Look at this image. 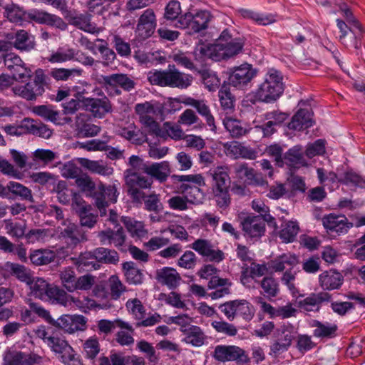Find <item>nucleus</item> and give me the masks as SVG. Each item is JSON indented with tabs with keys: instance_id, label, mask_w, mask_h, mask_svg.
I'll return each instance as SVG.
<instances>
[{
	"instance_id": "nucleus-1",
	"label": "nucleus",
	"mask_w": 365,
	"mask_h": 365,
	"mask_svg": "<svg viewBox=\"0 0 365 365\" xmlns=\"http://www.w3.org/2000/svg\"><path fill=\"white\" fill-rule=\"evenodd\" d=\"M284 91V85L281 72L271 68L265 75L264 81L253 92L255 100L251 101L252 103L256 101L272 103L280 98Z\"/></svg>"
},
{
	"instance_id": "nucleus-2",
	"label": "nucleus",
	"mask_w": 365,
	"mask_h": 365,
	"mask_svg": "<svg viewBox=\"0 0 365 365\" xmlns=\"http://www.w3.org/2000/svg\"><path fill=\"white\" fill-rule=\"evenodd\" d=\"M212 178V192L215 197L217 205L222 209L228 207L231 202L229 193L230 178L227 167L218 166L210 170Z\"/></svg>"
},
{
	"instance_id": "nucleus-3",
	"label": "nucleus",
	"mask_w": 365,
	"mask_h": 365,
	"mask_svg": "<svg viewBox=\"0 0 365 365\" xmlns=\"http://www.w3.org/2000/svg\"><path fill=\"white\" fill-rule=\"evenodd\" d=\"M171 179L173 182H182L179 189L184 194V197L188 202L195 205L202 202L204 194L199 187L205 185V180L202 175H173Z\"/></svg>"
},
{
	"instance_id": "nucleus-4",
	"label": "nucleus",
	"mask_w": 365,
	"mask_h": 365,
	"mask_svg": "<svg viewBox=\"0 0 365 365\" xmlns=\"http://www.w3.org/2000/svg\"><path fill=\"white\" fill-rule=\"evenodd\" d=\"M49 77L43 69L35 71L33 81L24 85H16L12 88L14 93L26 101H36L45 92V87L48 85Z\"/></svg>"
},
{
	"instance_id": "nucleus-5",
	"label": "nucleus",
	"mask_w": 365,
	"mask_h": 365,
	"mask_svg": "<svg viewBox=\"0 0 365 365\" xmlns=\"http://www.w3.org/2000/svg\"><path fill=\"white\" fill-rule=\"evenodd\" d=\"M135 113L138 116L139 122L150 135H160V124L158 116L160 108L151 101H145L135 104Z\"/></svg>"
},
{
	"instance_id": "nucleus-6",
	"label": "nucleus",
	"mask_w": 365,
	"mask_h": 365,
	"mask_svg": "<svg viewBox=\"0 0 365 365\" xmlns=\"http://www.w3.org/2000/svg\"><path fill=\"white\" fill-rule=\"evenodd\" d=\"M294 337V327L292 324L287 323L280 325L272 334L269 354L277 356L287 351Z\"/></svg>"
},
{
	"instance_id": "nucleus-7",
	"label": "nucleus",
	"mask_w": 365,
	"mask_h": 365,
	"mask_svg": "<svg viewBox=\"0 0 365 365\" xmlns=\"http://www.w3.org/2000/svg\"><path fill=\"white\" fill-rule=\"evenodd\" d=\"M109 96H120L121 91L129 92L135 88V82L127 74L113 73L108 76H101L98 80Z\"/></svg>"
},
{
	"instance_id": "nucleus-8",
	"label": "nucleus",
	"mask_w": 365,
	"mask_h": 365,
	"mask_svg": "<svg viewBox=\"0 0 365 365\" xmlns=\"http://www.w3.org/2000/svg\"><path fill=\"white\" fill-rule=\"evenodd\" d=\"M219 309L229 321H232L237 317H241L247 322L250 321L255 316L254 306L246 299H235L226 302L220 305Z\"/></svg>"
},
{
	"instance_id": "nucleus-9",
	"label": "nucleus",
	"mask_w": 365,
	"mask_h": 365,
	"mask_svg": "<svg viewBox=\"0 0 365 365\" xmlns=\"http://www.w3.org/2000/svg\"><path fill=\"white\" fill-rule=\"evenodd\" d=\"M85 90L77 92V98L81 100L85 109L93 117L103 118L107 113L113 110L112 103L109 98L101 91L98 93L100 98H86L83 96Z\"/></svg>"
},
{
	"instance_id": "nucleus-10",
	"label": "nucleus",
	"mask_w": 365,
	"mask_h": 365,
	"mask_svg": "<svg viewBox=\"0 0 365 365\" xmlns=\"http://www.w3.org/2000/svg\"><path fill=\"white\" fill-rule=\"evenodd\" d=\"M125 174L128 194L134 202H141L147 197L142 190L150 187L153 183L152 178L142 176L133 170H126Z\"/></svg>"
},
{
	"instance_id": "nucleus-11",
	"label": "nucleus",
	"mask_w": 365,
	"mask_h": 365,
	"mask_svg": "<svg viewBox=\"0 0 365 365\" xmlns=\"http://www.w3.org/2000/svg\"><path fill=\"white\" fill-rule=\"evenodd\" d=\"M217 53L220 61L233 57L240 53L244 46V41L240 38H233L227 29H225L217 39Z\"/></svg>"
},
{
	"instance_id": "nucleus-12",
	"label": "nucleus",
	"mask_w": 365,
	"mask_h": 365,
	"mask_svg": "<svg viewBox=\"0 0 365 365\" xmlns=\"http://www.w3.org/2000/svg\"><path fill=\"white\" fill-rule=\"evenodd\" d=\"M125 307L133 318L136 321L135 326L150 327L158 322V314H147L145 307L138 298L130 299L125 303Z\"/></svg>"
},
{
	"instance_id": "nucleus-13",
	"label": "nucleus",
	"mask_w": 365,
	"mask_h": 365,
	"mask_svg": "<svg viewBox=\"0 0 365 365\" xmlns=\"http://www.w3.org/2000/svg\"><path fill=\"white\" fill-rule=\"evenodd\" d=\"M213 357L218 361H235L239 365H244L250 361V358L245 350L232 345L216 346Z\"/></svg>"
},
{
	"instance_id": "nucleus-14",
	"label": "nucleus",
	"mask_w": 365,
	"mask_h": 365,
	"mask_svg": "<svg viewBox=\"0 0 365 365\" xmlns=\"http://www.w3.org/2000/svg\"><path fill=\"white\" fill-rule=\"evenodd\" d=\"M192 81V76L180 72L175 68V65H169L168 69L161 71V86H169L185 89L189 87Z\"/></svg>"
},
{
	"instance_id": "nucleus-15",
	"label": "nucleus",
	"mask_w": 365,
	"mask_h": 365,
	"mask_svg": "<svg viewBox=\"0 0 365 365\" xmlns=\"http://www.w3.org/2000/svg\"><path fill=\"white\" fill-rule=\"evenodd\" d=\"M322 221L327 232L332 237L345 235L353 227V223L344 215L333 213L324 215Z\"/></svg>"
},
{
	"instance_id": "nucleus-16",
	"label": "nucleus",
	"mask_w": 365,
	"mask_h": 365,
	"mask_svg": "<svg viewBox=\"0 0 365 365\" xmlns=\"http://www.w3.org/2000/svg\"><path fill=\"white\" fill-rule=\"evenodd\" d=\"M228 74L229 85L237 88H242L247 85L256 76V71L251 65L245 63L230 68Z\"/></svg>"
},
{
	"instance_id": "nucleus-17",
	"label": "nucleus",
	"mask_w": 365,
	"mask_h": 365,
	"mask_svg": "<svg viewBox=\"0 0 365 365\" xmlns=\"http://www.w3.org/2000/svg\"><path fill=\"white\" fill-rule=\"evenodd\" d=\"M26 19L39 24L53 26L61 30H64L66 28V23L61 17L43 10L33 9L28 11Z\"/></svg>"
},
{
	"instance_id": "nucleus-18",
	"label": "nucleus",
	"mask_w": 365,
	"mask_h": 365,
	"mask_svg": "<svg viewBox=\"0 0 365 365\" xmlns=\"http://www.w3.org/2000/svg\"><path fill=\"white\" fill-rule=\"evenodd\" d=\"M314 113L309 106L300 108L292 116L287 127L290 130L301 131L312 127L314 124Z\"/></svg>"
},
{
	"instance_id": "nucleus-19",
	"label": "nucleus",
	"mask_w": 365,
	"mask_h": 365,
	"mask_svg": "<svg viewBox=\"0 0 365 365\" xmlns=\"http://www.w3.org/2000/svg\"><path fill=\"white\" fill-rule=\"evenodd\" d=\"M98 365H145V360L142 357L133 356H125L120 352H110L109 356L102 355L98 360Z\"/></svg>"
},
{
	"instance_id": "nucleus-20",
	"label": "nucleus",
	"mask_w": 365,
	"mask_h": 365,
	"mask_svg": "<svg viewBox=\"0 0 365 365\" xmlns=\"http://www.w3.org/2000/svg\"><path fill=\"white\" fill-rule=\"evenodd\" d=\"M155 25V16L153 11L147 9L139 19L135 33L141 40H145L154 33Z\"/></svg>"
},
{
	"instance_id": "nucleus-21",
	"label": "nucleus",
	"mask_w": 365,
	"mask_h": 365,
	"mask_svg": "<svg viewBox=\"0 0 365 365\" xmlns=\"http://www.w3.org/2000/svg\"><path fill=\"white\" fill-rule=\"evenodd\" d=\"M245 236L260 237L265 232V224L261 216H247L241 222Z\"/></svg>"
},
{
	"instance_id": "nucleus-22",
	"label": "nucleus",
	"mask_w": 365,
	"mask_h": 365,
	"mask_svg": "<svg viewBox=\"0 0 365 365\" xmlns=\"http://www.w3.org/2000/svg\"><path fill=\"white\" fill-rule=\"evenodd\" d=\"M331 298V295L326 292L312 293L305 299L297 301V306L307 312H319L322 303L329 302Z\"/></svg>"
},
{
	"instance_id": "nucleus-23",
	"label": "nucleus",
	"mask_w": 365,
	"mask_h": 365,
	"mask_svg": "<svg viewBox=\"0 0 365 365\" xmlns=\"http://www.w3.org/2000/svg\"><path fill=\"white\" fill-rule=\"evenodd\" d=\"M217 46V43L215 44L205 43L200 40L193 51L195 60L202 62L206 58H210L215 61H220L222 56L218 55Z\"/></svg>"
},
{
	"instance_id": "nucleus-24",
	"label": "nucleus",
	"mask_w": 365,
	"mask_h": 365,
	"mask_svg": "<svg viewBox=\"0 0 365 365\" xmlns=\"http://www.w3.org/2000/svg\"><path fill=\"white\" fill-rule=\"evenodd\" d=\"M304 154L302 145H294L284 154V164L285 163L289 167L293 168L307 166L308 163L304 158Z\"/></svg>"
},
{
	"instance_id": "nucleus-25",
	"label": "nucleus",
	"mask_w": 365,
	"mask_h": 365,
	"mask_svg": "<svg viewBox=\"0 0 365 365\" xmlns=\"http://www.w3.org/2000/svg\"><path fill=\"white\" fill-rule=\"evenodd\" d=\"M98 237L102 245L113 244L115 247L121 251H126V249L123 247L125 240V235L122 227L118 228L116 231L110 229L101 231L99 232Z\"/></svg>"
},
{
	"instance_id": "nucleus-26",
	"label": "nucleus",
	"mask_w": 365,
	"mask_h": 365,
	"mask_svg": "<svg viewBox=\"0 0 365 365\" xmlns=\"http://www.w3.org/2000/svg\"><path fill=\"white\" fill-rule=\"evenodd\" d=\"M44 301L48 302L52 304L67 307L71 304V301L76 302L75 299L68 294L63 289L59 287L51 284Z\"/></svg>"
},
{
	"instance_id": "nucleus-27",
	"label": "nucleus",
	"mask_w": 365,
	"mask_h": 365,
	"mask_svg": "<svg viewBox=\"0 0 365 365\" xmlns=\"http://www.w3.org/2000/svg\"><path fill=\"white\" fill-rule=\"evenodd\" d=\"M299 264L298 257L291 252H286L276 257L269 262V269L274 272H282L287 267H294Z\"/></svg>"
},
{
	"instance_id": "nucleus-28",
	"label": "nucleus",
	"mask_w": 365,
	"mask_h": 365,
	"mask_svg": "<svg viewBox=\"0 0 365 365\" xmlns=\"http://www.w3.org/2000/svg\"><path fill=\"white\" fill-rule=\"evenodd\" d=\"M61 237L68 245L71 247H75L81 242L87 240L86 234L82 228L73 223L68 224L61 230Z\"/></svg>"
},
{
	"instance_id": "nucleus-29",
	"label": "nucleus",
	"mask_w": 365,
	"mask_h": 365,
	"mask_svg": "<svg viewBox=\"0 0 365 365\" xmlns=\"http://www.w3.org/2000/svg\"><path fill=\"white\" fill-rule=\"evenodd\" d=\"M343 281L341 274L334 269L325 271L319 276V285L324 290L337 289L341 286Z\"/></svg>"
},
{
	"instance_id": "nucleus-30",
	"label": "nucleus",
	"mask_w": 365,
	"mask_h": 365,
	"mask_svg": "<svg viewBox=\"0 0 365 365\" xmlns=\"http://www.w3.org/2000/svg\"><path fill=\"white\" fill-rule=\"evenodd\" d=\"M256 282L261 289L260 294L269 300L276 298L280 292L279 283L272 276H265L261 280L256 281Z\"/></svg>"
},
{
	"instance_id": "nucleus-31",
	"label": "nucleus",
	"mask_w": 365,
	"mask_h": 365,
	"mask_svg": "<svg viewBox=\"0 0 365 365\" xmlns=\"http://www.w3.org/2000/svg\"><path fill=\"white\" fill-rule=\"evenodd\" d=\"M365 31L363 27L356 29L351 27V30L344 35L339 36V40L346 48H354L358 50L361 47V41Z\"/></svg>"
},
{
	"instance_id": "nucleus-32",
	"label": "nucleus",
	"mask_w": 365,
	"mask_h": 365,
	"mask_svg": "<svg viewBox=\"0 0 365 365\" xmlns=\"http://www.w3.org/2000/svg\"><path fill=\"white\" fill-rule=\"evenodd\" d=\"M68 18L70 24L86 32L92 34L96 32V26L91 22V15L88 12L71 13Z\"/></svg>"
},
{
	"instance_id": "nucleus-33",
	"label": "nucleus",
	"mask_w": 365,
	"mask_h": 365,
	"mask_svg": "<svg viewBox=\"0 0 365 365\" xmlns=\"http://www.w3.org/2000/svg\"><path fill=\"white\" fill-rule=\"evenodd\" d=\"M37 360L34 354L18 351L8 354L4 359V365H34Z\"/></svg>"
},
{
	"instance_id": "nucleus-34",
	"label": "nucleus",
	"mask_w": 365,
	"mask_h": 365,
	"mask_svg": "<svg viewBox=\"0 0 365 365\" xmlns=\"http://www.w3.org/2000/svg\"><path fill=\"white\" fill-rule=\"evenodd\" d=\"M311 327L315 328L313 331L314 336L322 339L334 337L338 329V327L335 324L322 323L318 320H313Z\"/></svg>"
},
{
	"instance_id": "nucleus-35",
	"label": "nucleus",
	"mask_w": 365,
	"mask_h": 365,
	"mask_svg": "<svg viewBox=\"0 0 365 365\" xmlns=\"http://www.w3.org/2000/svg\"><path fill=\"white\" fill-rule=\"evenodd\" d=\"M24 123L29 133L46 139L49 138L52 135V130L38 120L25 118Z\"/></svg>"
},
{
	"instance_id": "nucleus-36",
	"label": "nucleus",
	"mask_w": 365,
	"mask_h": 365,
	"mask_svg": "<svg viewBox=\"0 0 365 365\" xmlns=\"http://www.w3.org/2000/svg\"><path fill=\"white\" fill-rule=\"evenodd\" d=\"M183 334L185 337L182 341L197 347L203 345L206 339V336L201 328L195 325L185 329Z\"/></svg>"
},
{
	"instance_id": "nucleus-37",
	"label": "nucleus",
	"mask_w": 365,
	"mask_h": 365,
	"mask_svg": "<svg viewBox=\"0 0 365 365\" xmlns=\"http://www.w3.org/2000/svg\"><path fill=\"white\" fill-rule=\"evenodd\" d=\"M93 255V250L92 252H87L81 254L75 262L77 268L79 270L86 272L98 269L100 268V264L96 260Z\"/></svg>"
},
{
	"instance_id": "nucleus-38",
	"label": "nucleus",
	"mask_w": 365,
	"mask_h": 365,
	"mask_svg": "<svg viewBox=\"0 0 365 365\" xmlns=\"http://www.w3.org/2000/svg\"><path fill=\"white\" fill-rule=\"evenodd\" d=\"M245 19H251L259 25L267 26L275 22V16L255 12L252 10L241 9L238 11Z\"/></svg>"
},
{
	"instance_id": "nucleus-39",
	"label": "nucleus",
	"mask_w": 365,
	"mask_h": 365,
	"mask_svg": "<svg viewBox=\"0 0 365 365\" xmlns=\"http://www.w3.org/2000/svg\"><path fill=\"white\" fill-rule=\"evenodd\" d=\"M29 259L34 265H46L55 260L56 254L50 250H36L31 252Z\"/></svg>"
},
{
	"instance_id": "nucleus-40",
	"label": "nucleus",
	"mask_w": 365,
	"mask_h": 365,
	"mask_svg": "<svg viewBox=\"0 0 365 365\" xmlns=\"http://www.w3.org/2000/svg\"><path fill=\"white\" fill-rule=\"evenodd\" d=\"M210 17V13L207 11H200L193 14L190 31H188L189 34H195L205 30L208 27Z\"/></svg>"
},
{
	"instance_id": "nucleus-41",
	"label": "nucleus",
	"mask_w": 365,
	"mask_h": 365,
	"mask_svg": "<svg viewBox=\"0 0 365 365\" xmlns=\"http://www.w3.org/2000/svg\"><path fill=\"white\" fill-rule=\"evenodd\" d=\"M94 257L98 263L115 264L119 261V255L114 250L98 247L93 250Z\"/></svg>"
},
{
	"instance_id": "nucleus-42",
	"label": "nucleus",
	"mask_w": 365,
	"mask_h": 365,
	"mask_svg": "<svg viewBox=\"0 0 365 365\" xmlns=\"http://www.w3.org/2000/svg\"><path fill=\"white\" fill-rule=\"evenodd\" d=\"M83 70L78 68H53L50 72V76L56 81H66L73 80L76 77L82 76Z\"/></svg>"
},
{
	"instance_id": "nucleus-43",
	"label": "nucleus",
	"mask_w": 365,
	"mask_h": 365,
	"mask_svg": "<svg viewBox=\"0 0 365 365\" xmlns=\"http://www.w3.org/2000/svg\"><path fill=\"white\" fill-rule=\"evenodd\" d=\"M180 280L181 277L175 269L168 267L161 269V284L173 289L180 284Z\"/></svg>"
},
{
	"instance_id": "nucleus-44",
	"label": "nucleus",
	"mask_w": 365,
	"mask_h": 365,
	"mask_svg": "<svg viewBox=\"0 0 365 365\" xmlns=\"http://www.w3.org/2000/svg\"><path fill=\"white\" fill-rule=\"evenodd\" d=\"M14 45L17 49L29 51L35 46L34 38L25 30H20L16 34Z\"/></svg>"
},
{
	"instance_id": "nucleus-45",
	"label": "nucleus",
	"mask_w": 365,
	"mask_h": 365,
	"mask_svg": "<svg viewBox=\"0 0 365 365\" xmlns=\"http://www.w3.org/2000/svg\"><path fill=\"white\" fill-rule=\"evenodd\" d=\"M299 227L296 222L288 221L282 225L279 236L283 242L289 243L295 240Z\"/></svg>"
},
{
	"instance_id": "nucleus-46",
	"label": "nucleus",
	"mask_w": 365,
	"mask_h": 365,
	"mask_svg": "<svg viewBox=\"0 0 365 365\" xmlns=\"http://www.w3.org/2000/svg\"><path fill=\"white\" fill-rule=\"evenodd\" d=\"M11 199L19 197L22 200L34 202L31 190L25 185L15 181H10Z\"/></svg>"
},
{
	"instance_id": "nucleus-47",
	"label": "nucleus",
	"mask_w": 365,
	"mask_h": 365,
	"mask_svg": "<svg viewBox=\"0 0 365 365\" xmlns=\"http://www.w3.org/2000/svg\"><path fill=\"white\" fill-rule=\"evenodd\" d=\"M6 268L11 275L16 277L21 282L26 284H29L31 282L32 276L24 265L7 262L6 263Z\"/></svg>"
},
{
	"instance_id": "nucleus-48",
	"label": "nucleus",
	"mask_w": 365,
	"mask_h": 365,
	"mask_svg": "<svg viewBox=\"0 0 365 365\" xmlns=\"http://www.w3.org/2000/svg\"><path fill=\"white\" fill-rule=\"evenodd\" d=\"M123 269L128 282L134 284L142 282L143 274L133 262H124Z\"/></svg>"
},
{
	"instance_id": "nucleus-49",
	"label": "nucleus",
	"mask_w": 365,
	"mask_h": 365,
	"mask_svg": "<svg viewBox=\"0 0 365 365\" xmlns=\"http://www.w3.org/2000/svg\"><path fill=\"white\" fill-rule=\"evenodd\" d=\"M219 98L221 106L227 113H232L234 110L235 97L230 93V88L225 83L219 91Z\"/></svg>"
},
{
	"instance_id": "nucleus-50",
	"label": "nucleus",
	"mask_w": 365,
	"mask_h": 365,
	"mask_svg": "<svg viewBox=\"0 0 365 365\" xmlns=\"http://www.w3.org/2000/svg\"><path fill=\"white\" fill-rule=\"evenodd\" d=\"M33 295L41 300L46 298L47 290L48 289L51 284L48 283L43 278H36L34 279L31 277V282L28 284Z\"/></svg>"
},
{
	"instance_id": "nucleus-51",
	"label": "nucleus",
	"mask_w": 365,
	"mask_h": 365,
	"mask_svg": "<svg viewBox=\"0 0 365 365\" xmlns=\"http://www.w3.org/2000/svg\"><path fill=\"white\" fill-rule=\"evenodd\" d=\"M5 16L13 23L21 24L23 20L26 19L27 12L23 11L19 6L11 4L4 7Z\"/></svg>"
},
{
	"instance_id": "nucleus-52",
	"label": "nucleus",
	"mask_w": 365,
	"mask_h": 365,
	"mask_svg": "<svg viewBox=\"0 0 365 365\" xmlns=\"http://www.w3.org/2000/svg\"><path fill=\"white\" fill-rule=\"evenodd\" d=\"M103 190V185L101 184L97 188L95 187V190L89 195L95 200V205L99 210L101 216L106 215V207L108 206Z\"/></svg>"
},
{
	"instance_id": "nucleus-53",
	"label": "nucleus",
	"mask_w": 365,
	"mask_h": 365,
	"mask_svg": "<svg viewBox=\"0 0 365 365\" xmlns=\"http://www.w3.org/2000/svg\"><path fill=\"white\" fill-rule=\"evenodd\" d=\"M170 137L174 140L183 138V131L180 126L176 123L165 122L161 128V138Z\"/></svg>"
},
{
	"instance_id": "nucleus-54",
	"label": "nucleus",
	"mask_w": 365,
	"mask_h": 365,
	"mask_svg": "<svg viewBox=\"0 0 365 365\" xmlns=\"http://www.w3.org/2000/svg\"><path fill=\"white\" fill-rule=\"evenodd\" d=\"M82 346L85 357L90 360H94L101 350L100 344L96 337H90L84 341Z\"/></svg>"
},
{
	"instance_id": "nucleus-55",
	"label": "nucleus",
	"mask_w": 365,
	"mask_h": 365,
	"mask_svg": "<svg viewBox=\"0 0 365 365\" xmlns=\"http://www.w3.org/2000/svg\"><path fill=\"white\" fill-rule=\"evenodd\" d=\"M75 51L73 48L65 49L59 48L53 52L48 58V61L52 63H63L73 59Z\"/></svg>"
},
{
	"instance_id": "nucleus-56",
	"label": "nucleus",
	"mask_w": 365,
	"mask_h": 365,
	"mask_svg": "<svg viewBox=\"0 0 365 365\" xmlns=\"http://www.w3.org/2000/svg\"><path fill=\"white\" fill-rule=\"evenodd\" d=\"M48 345L55 353L58 354L61 358L72 348L65 339L54 336L48 338Z\"/></svg>"
},
{
	"instance_id": "nucleus-57",
	"label": "nucleus",
	"mask_w": 365,
	"mask_h": 365,
	"mask_svg": "<svg viewBox=\"0 0 365 365\" xmlns=\"http://www.w3.org/2000/svg\"><path fill=\"white\" fill-rule=\"evenodd\" d=\"M85 166L92 173L103 175L109 176L113 173V168L108 166L102 161L87 160Z\"/></svg>"
},
{
	"instance_id": "nucleus-58",
	"label": "nucleus",
	"mask_w": 365,
	"mask_h": 365,
	"mask_svg": "<svg viewBox=\"0 0 365 365\" xmlns=\"http://www.w3.org/2000/svg\"><path fill=\"white\" fill-rule=\"evenodd\" d=\"M223 124L232 136L235 138L241 137L245 135L247 131L246 128L242 126L240 121L231 118H225Z\"/></svg>"
},
{
	"instance_id": "nucleus-59",
	"label": "nucleus",
	"mask_w": 365,
	"mask_h": 365,
	"mask_svg": "<svg viewBox=\"0 0 365 365\" xmlns=\"http://www.w3.org/2000/svg\"><path fill=\"white\" fill-rule=\"evenodd\" d=\"M92 207H82L77 213L79 219L80 224L82 227H87L92 228L94 227L97 222L98 215L91 212Z\"/></svg>"
},
{
	"instance_id": "nucleus-60",
	"label": "nucleus",
	"mask_w": 365,
	"mask_h": 365,
	"mask_svg": "<svg viewBox=\"0 0 365 365\" xmlns=\"http://www.w3.org/2000/svg\"><path fill=\"white\" fill-rule=\"evenodd\" d=\"M59 277L63 286L68 292H72L76 290V277L75 272L72 269L67 268L61 271Z\"/></svg>"
},
{
	"instance_id": "nucleus-61",
	"label": "nucleus",
	"mask_w": 365,
	"mask_h": 365,
	"mask_svg": "<svg viewBox=\"0 0 365 365\" xmlns=\"http://www.w3.org/2000/svg\"><path fill=\"white\" fill-rule=\"evenodd\" d=\"M51 324L63 329L69 334H72L76 331H78V327L73 319V316L71 315H63L56 321L53 319Z\"/></svg>"
},
{
	"instance_id": "nucleus-62",
	"label": "nucleus",
	"mask_w": 365,
	"mask_h": 365,
	"mask_svg": "<svg viewBox=\"0 0 365 365\" xmlns=\"http://www.w3.org/2000/svg\"><path fill=\"white\" fill-rule=\"evenodd\" d=\"M233 169L235 178L247 183L250 181L251 176H253L255 171L252 168H249L245 163H236L233 165Z\"/></svg>"
},
{
	"instance_id": "nucleus-63",
	"label": "nucleus",
	"mask_w": 365,
	"mask_h": 365,
	"mask_svg": "<svg viewBox=\"0 0 365 365\" xmlns=\"http://www.w3.org/2000/svg\"><path fill=\"white\" fill-rule=\"evenodd\" d=\"M229 150H230V153L235 156V158L241 157L243 158L254 160L257 157V152L255 150L241 144L231 145Z\"/></svg>"
},
{
	"instance_id": "nucleus-64",
	"label": "nucleus",
	"mask_w": 365,
	"mask_h": 365,
	"mask_svg": "<svg viewBox=\"0 0 365 365\" xmlns=\"http://www.w3.org/2000/svg\"><path fill=\"white\" fill-rule=\"evenodd\" d=\"M200 73L203 83L209 91H215L219 87L220 80L214 71L204 70Z\"/></svg>"
}]
</instances>
